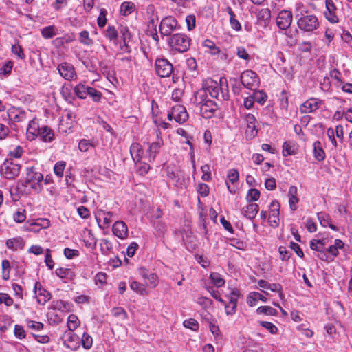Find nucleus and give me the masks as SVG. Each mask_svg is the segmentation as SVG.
<instances>
[{"label":"nucleus","mask_w":352,"mask_h":352,"mask_svg":"<svg viewBox=\"0 0 352 352\" xmlns=\"http://www.w3.org/2000/svg\"><path fill=\"white\" fill-rule=\"evenodd\" d=\"M43 175L34 166H28L25 168V177L23 180H19L18 186H22L35 192H40L42 188Z\"/></svg>","instance_id":"1"},{"label":"nucleus","mask_w":352,"mask_h":352,"mask_svg":"<svg viewBox=\"0 0 352 352\" xmlns=\"http://www.w3.org/2000/svg\"><path fill=\"white\" fill-rule=\"evenodd\" d=\"M195 102L199 107L200 113L206 119L213 117L218 109L217 104L214 101L207 98L206 91L198 92L195 96Z\"/></svg>","instance_id":"2"},{"label":"nucleus","mask_w":352,"mask_h":352,"mask_svg":"<svg viewBox=\"0 0 352 352\" xmlns=\"http://www.w3.org/2000/svg\"><path fill=\"white\" fill-rule=\"evenodd\" d=\"M190 41V38L185 34L177 33L168 38L167 43L171 50L182 53L189 49Z\"/></svg>","instance_id":"3"},{"label":"nucleus","mask_w":352,"mask_h":352,"mask_svg":"<svg viewBox=\"0 0 352 352\" xmlns=\"http://www.w3.org/2000/svg\"><path fill=\"white\" fill-rule=\"evenodd\" d=\"M240 82L244 87L255 90L259 86L260 78L254 71L247 69L241 73Z\"/></svg>","instance_id":"4"},{"label":"nucleus","mask_w":352,"mask_h":352,"mask_svg":"<svg viewBox=\"0 0 352 352\" xmlns=\"http://www.w3.org/2000/svg\"><path fill=\"white\" fill-rule=\"evenodd\" d=\"M298 28L305 32H312L319 26L318 18L313 14H305L301 12V16L298 19Z\"/></svg>","instance_id":"5"},{"label":"nucleus","mask_w":352,"mask_h":352,"mask_svg":"<svg viewBox=\"0 0 352 352\" xmlns=\"http://www.w3.org/2000/svg\"><path fill=\"white\" fill-rule=\"evenodd\" d=\"M180 28L178 22L175 18L171 16L164 17L160 25V34L163 38L164 36L170 37L172 33Z\"/></svg>","instance_id":"6"},{"label":"nucleus","mask_w":352,"mask_h":352,"mask_svg":"<svg viewBox=\"0 0 352 352\" xmlns=\"http://www.w3.org/2000/svg\"><path fill=\"white\" fill-rule=\"evenodd\" d=\"M21 166L11 159H7L1 166V175L8 179H14L19 175Z\"/></svg>","instance_id":"7"},{"label":"nucleus","mask_w":352,"mask_h":352,"mask_svg":"<svg viewBox=\"0 0 352 352\" xmlns=\"http://www.w3.org/2000/svg\"><path fill=\"white\" fill-rule=\"evenodd\" d=\"M155 72L161 78L169 77L173 71L172 63L165 58H157L155 63Z\"/></svg>","instance_id":"8"},{"label":"nucleus","mask_w":352,"mask_h":352,"mask_svg":"<svg viewBox=\"0 0 352 352\" xmlns=\"http://www.w3.org/2000/svg\"><path fill=\"white\" fill-rule=\"evenodd\" d=\"M154 134L156 137V140L152 143H148V148L147 152L148 153L149 161H153L155 159L156 155L160 152V149L163 146L164 142L162 138L160 137L161 131L160 129H155Z\"/></svg>","instance_id":"9"},{"label":"nucleus","mask_w":352,"mask_h":352,"mask_svg":"<svg viewBox=\"0 0 352 352\" xmlns=\"http://www.w3.org/2000/svg\"><path fill=\"white\" fill-rule=\"evenodd\" d=\"M59 74L66 80H74L77 78L74 66L68 63H62L57 67Z\"/></svg>","instance_id":"10"},{"label":"nucleus","mask_w":352,"mask_h":352,"mask_svg":"<svg viewBox=\"0 0 352 352\" xmlns=\"http://www.w3.org/2000/svg\"><path fill=\"white\" fill-rule=\"evenodd\" d=\"M74 331H66L63 335V344L72 350H77L80 345V338L74 333Z\"/></svg>","instance_id":"11"},{"label":"nucleus","mask_w":352,"mask_h":352,"mask_svg":"<svg viewBox=\"0 0 352 352\" xmlns=\"http://www.w3.org/2000/svg\"><path fill=\"white\" fill-rule=\"evenodd\" d=\"M293 14L290 10H281L276 18V25L281 30H287L292 23Z\"/></svg>","instance_id":"12"},{"label":"nucleus","mask_w":352,"mask_h":352,"mask_svg":"<svg viewBox=\"0 0 352 352\" xmlns=\"http://www.w3.org/2000/svg\"><path fill=\"white\" fill-rule=\"evenodd\" d=\"M113 215L112 212L100 209L96 213V219L99 226L104 229L109 228L111 225Z\"/></svg>","instance_id":"13"},{"label":"nucleus","mask_w":352,"mask_h":352,"mask_svg":"<svg viewBox=\"0 0 352 352\" xmlns=\"http://www.w3.org/2000/svg\"><path fill=\"white\" fill-rule=\"evenodd\" d=\"M280 204L278 201H274L270 206L268 221L270 226L276 228L279 224Z\"/></svg>","instance_id":"14"},{"label":"nucleus","mask_w":352,"mask_h":352,"mask_svg":"<svg viewBox=\"0 0 352 352\" xmlns=\"http://www.w3.org/2000/svg\"><path fill=\"white\" fill-rule=\"evenodd\" d=\"M321 100L317 98H311L306 100L300 107V111L302 113H312L320 108Z\"/></svg>","instance_id":"15"},{"label":"nucleus","mask_w":352,"mask_h":352,"mask_svg":"<svg viewBox=\"0 0 352 352\" xmlns=\"http://www.w3.org/2000/svg\"><path fill=\"white\" fill-rule=\"evenodd\" d=\"M172 114L174 116V120L178 123H184L188 118V114L185 107L180 104H175L171 107Z\"/></svg>","instance_id":"16"},{"label":"nucleus","mask_w":352,"mask_h":352,"mask_svg":"<svg viewBox=\"0 0 352 352\" xmlns=\"http://www.w3.org/2000/svg\"><path fill=\"white\" fill-rule=\"evenodd\" d=\"M112 232L115 236L120 239H125L128 236L129 230L126 224L122 221H117L112 226Z\"/></svg>","instance_id":"17"},{"label":"nucleus","mask_w":352,"mask_h":352,"mask_svg":"<svg viewBox=\"0 0 352 352\" xmlns=\"http://www.w3.org/2000/svg\"><path fill=\"white\" fill-rule=\"evenodd\" d=\"M221 90V88L220 85L216 81H212L210 85H208L206 87V91H205L206 93L208 92L211 97L217 98L218 100H220V96H221V98L223 100H228V94H222L221 96H220Z\"/></svg>","instance_id":"18"},{"label":"nucleus","mask_w":352,"mask_h":352,"mask_svg":"<svg viewBox=\"0 0 352 352\" xmlns=\"http://www.w3.org/2000/svg\"><path fill=\"white\" fill-rule=\"evenodd\" d=\"M34 293L37 302L41 305H45L50 300L51 294L44 289L41 288V285L39 283H36L34 286Z\"/></svg>","instance_id":"19"},{"label":"nucleus","mask_w":352,"mask_h":352,"mask_svg":"<svg viewBox=\"0 0 352 352\" xmlns=\"http://www.w3.org/2000/svg\"><path fill=\"white\" fill-rule=\"evenodd\" d=\"M41 125L39 124L36 119L32 120L28 124L26 130V137L28 140H34L38 137Z\"/></svg>","instance_id":"20"},{"label":"nucleus","mask_w":352,"mask_h":352,"mask_svg":"<svg viewBox=\"0 0 352 352\" xmlns=\"http://www.w3.org/2000/svg\"><path fill=\"white\" fill-rule=\"evenodd\" d=\"M7 113L9 119L13 122H20L26 119L25 112L18 108L11 107L8 110Z\"/></svg>","instance_id":"21"},{"label":"nucleus","mask_w":352,"mask_h":352,"mask_svg":"<svg viewBox=\"0 0 352 352\" xmlns=\"http://www.w3.org/2000/svg\"><path fill=\"white\" fill-rule=\"evenodd\" d=\"M259 210L258 205L256 204L251 203L244 206L241 210L242 214L249 219L253 220Z\"/></svg>","instance_id":"22"},{"label":"nucleus","mask_w":352,"mask_h":352,"mask_svg":"<svg viewBox=\"0 0 352 352\" xmlns=\"http://www.w3.org/2000/svg\"><path fill=\"white\" fill-rule=\"evenodd\" d=\"M37 138H39L40 140L44 142H51L54 139V133L49 126L41 125Z\"/></svg>","instance_id":"23"},{"label":"nucleus","mask_w":352,"mask_h":352,"mask_svg":"<svg viewBox=\"0 0 352 352\" xmlns=\"http://www.w3.org/2000/svg\"><path fill=\"white\" fill-rule=\"evenodd\" d=\"M245 120L247 123L246 133L251 137H254L257 134L256 120L254 115L248 113L245 116Z\"/></svg>","instance_id":"24"},{"label":"nucleus","mask_w":352,"mask_h":352,"mask_svg":"<svg viewBox=\"0 0 352 352\" xmlns=\"http://www.w3.org/2000/svg\"><path fill=\"white\" fill-rule=\"evenodd\" d=\"M288 198L289 208L292 211H295L298 208L299 198L298 197V189L295 186H291L288 191Z\"/></svg>","instance_id":"25"},{"label":"nucleus","mask_w":352,"mask_h":352,"mask_svg":"<svg viewBox=\"0 0 352 352\" xmlns=\"http://www.w3.org/2000/svg\"><path fill=\"white\" fill-rule=\"evenodd\" d=\"M327 11L325 12L326 18L331 23L338 21V16L335 14L336 6L332 0H326Z\"/></svg>","instance_id":"26"},{"label":"nucleus","mask_w":352,"mask_h":352,"mask_svg":"<svg viewBox=\"0 0 352 352\" xmlns=\"http://www.w3.org/2000/svg\"><path fill=\"white\" fill-rule=\"evenodd\" d=\"M6 245L8 249L12 250H21L24 247V241L21 237L18 236L8 239L6 242Z\"/></svg>","instance_id":"27"},{"label":"nucleus","mask_w":352,"mask_h":352,"mask_svg":"<svg viewBox=\"0 0 352 352\" xmlns=\"http://www.w3.org/2000/svg\"><path fill=\"white\" fill-rule=\"evenodd\" d=\"M318 219L320 223V225L323 227L329 226L333 230L337 231L338 228L336 226L331 223V219L330 216L323 212H320L317 214Z\"/></svg>","instance_id":"28"},{"label":"nucleus","mask_w":352,"mask_h":352,"mask_svg":"<svg viewBox=\"0 0 352 352\" xmlns=\"http://www.w3.org/2000/svg\"><path fill=\"white\" fill-rule=\"evenodd\" d=\"M298 147L294 141H286L283 145V155L285 157L294 155L296 153Z\"/></svg>","instance_id":"29"},{"label":"nucleus","mask_w":352,"mask_h":352,"mask_svg":"<svg viewBox=\"0 0 352 352\" xmlns=\"http://www.w3.org/2000/svg\"><path fill=\"white\" fill-rule=\"evenodd\" d=\"M258 300L266 302L267 298L257 292H250L247 298V302L251 307L255 306Z\"/></svg>","instance_id":"30"},{"label":"nucleus","mask_w":352,"mask_h":352,"mask_svg":"<svg viewBox=\"0 0 352 352\" xmlns=\"http://www.w3.org/2000/svg\"><path fill=\"white\" fill-rule=\"evenodd\" d=\"M56 276L60 278L72 280L75 276L74 272L70 268L59 267L55 270Z\"/></svg>","instance_id":"31"},{"label":"nucleus","mask_w":352,"mask_h":352,"mask_svg":"<svg viewBox=\"0 0 352 352\" xmlns=\"http://www.w3.org/2000/svg\"><path fill=\"white\" fill-rule=\"evenodd\" d=\"M313 147L315 159L319 162L323 161L325 159V153L322 148V143L320 141H316L314 143Z\"/></svg>","instance_id":"32"},{"label":"nucleus","mask_w":352,"mask_h":352,"mask_svg":"<svg viewBox=\"0 0 352 352\" xmlns=\"http://www.w3.org/2000/svg\"><path fill=\"white\" fill-rule=\"evenodd\" d=\"M135 6L133 2L125 1L120 6V12L123 16L131 14L135 10Z\"/></svg>","instance_id":"33"},{"label":"nucleus","mask_w":352,"mask_h":352,"mask_svg":"<svg viewBox=\"0 0 352 352\" xmlns=\"http://www.w3.org/2000/svg\"><path fill=\"white\" fill-rule=\"evenodd\" d=\"M89 87L85 86L82 83L78 84L74 89L75 94L80 99H85L87 96L88 89Z\"/></svg>","instance_id":"34"},{"label":"nucleus","mask_w":352,"mask_h":352,"mask_svg":"<svg viewBox=\"0 0 352 352\" xmlns=\"http://www.w3.org/2000/svg\"><path fill=\"white\" fill-rule=\"evenodd\" d=\"M57 34V29L54 25H50L41 30V35L46 39L51 38Z\"/></svg>","instance_id":"35"},{"label":"nucleus","mask_w":352,"mask_h":352,"mask_svg":"<svg viewBox=\"0 0 352 352\" xmlns=\"http://www.w3.org/2000/svg\"><path fill=\"white\" fill-rule=\"evenodd\" d=\"M310 248L313 250L324 253L326 251L325 243L319 239H312L310 241Z\"/></svg>","instance_id":"36"},{"label":"nucleus","mask_w":352,"mask_h":352,"mask_svg":"<svg viewBox=\"0 0 352 352\" xmlns=\"http://www.w3.org/2000/svg\"><path fill=\"white\" fill-rule=\"evenodd\" d=\"M2 269V278L3 280H7L10 278V273L12 269L10 261L7 259H4L1 262Z\"/></svg>","instance_id":"37"},{"label":"nucleus","mask_w":352,"mask_h":352,"mask_svg":"<svg viewBox=\"0 0 352 352\" xmlns=\"http://www.w3.org/2000/svg\"><path fill=\"white\" fill-rule=\"evenodd\" d=\"M252 96L254 102H256L260 104H263L267 98V95L263 90H254Z\"/></svg>","instance_id":"38"},{"label":"nucleus","mask_w":352,"mask_h":352,"mask_svg":"<svg viewBox=\"0 0 352 352\" xmlns=\"http://www.w3.org/2000/svg\"><path fill=\"white\" fill-rule=\"evenodd\" d=\"M256 313L258 314H265L267 316H276L277 310L270 306H261L257 308Z\"/></svg>","instance_id":"39"},{"label":"nucleus","mask_w":352,"mask_h":352,"mask_svg":"<svg viewBox=\"0 0 352 352\" xmlns=\"http://www.w3.org/2000/svg\"><path fill=\"white\" fill-rule=\"evenodd\" d=\"M80 324V321L77 316L70 314L67 318V327L69 331H74Z\"/></svg>","instance_id":"40"},{"label":"nucleus","mask_w":352,"mask_h":352,"mask_svg":"<svg viewBox=\"0 0 352 352\" xmlns=\"http://www.w3.org/2000/svg\"><path fill=\"white\" fill-rule=\"evenodd\" d=\"M66 162L64 161H58L54 166V173L59 178L63 177L64 170L65 169Z\"/></svg>","instance_id":"41"},{"label":"nucleus","mask_w":352,"mask_h":352,"mask_svg":"<svg viewBox=\"0 0 352 352\" xmlns=\"http://www.w3.org/2000/svg\"><path fill=\"white\" fill-rule=\"evenodd\" d=\"M210 278L211 279L212 283L215 285L217 287H222L225 284V280L217 272L211 273Z\"/></svg>","instance_id":"42"},{"label":"nucleus","mask_w":352,"mask_h":352,"mask_svg":"<svg viewBox=\"0 0 352 352\" xmlns=\"http://www.w3.org/2000/svg\"><path fill=\"white\" fill-rule=\"evenodd\" d=\"M13 219L16 223H21L26 219V211L25 209H19L13 214Z\"/></svg>","instance_id":"43"},{"label":"nucleus","mask_w":352,"mask_h":352,"mask_svg":"<svg viewBox=\"0 0 352 352\" xmlns=\"http://www.w3.org/2000/svg\"><path fill=\"white\" fill-rule=\"evenodd\" d=\"M130 152L133 159L140 160V155L139 153L142 152V146L138 143H134L131 146Z\"/></svg>","instance_id":"44"},{"label":"nucleus","mask_w":352,"mask_h":352,"mask_svg":"<svg viewBox=\"0 0 352 352\" xmlns=\"http://www.w3.org/2000/svg\"><path fill=\"white\" fill-rule=\"evenodd\" d=\"M100 250L102 253L107 255L112 249V243L106 239H102L100 243Z\"/></svg>","instance_id":"45"},{"label":"nucleus","mask_w":352,"mask_h":352,"mask_svg":"<svg viewBox=\"0 0 352 352\" xmlns=\"http://www.w3.org/2000/svg\"><path fill=\"white\" fill-rule=\"evenodd\" d=\"M79 41L82 44L87 46H90L93 44V41L89 37V33L87 30H83L80 33Z\"/></svg>","instance_id":"46"},{"label":"nucleus","mask_w":352,"mask_h":352,"mask_svg":"<svg viewBox=\"0 0 352 352\" xmlns=\"http://www.w3.org/2000/svg\"><path fill=\"white\" fill-rule=\"evenodd\" d=\"M83 348L85 349H89L93 344V339L91 336L87 333H84L81 340H80Z\"/></svg>","instance_id":"47"},{"label":"nucleus","mask_w":352,"mask_h":352,"mask_svg":"<svg viewBox=\"0 0 352 352\" xmlns=\"http://www.w3.org/2000/svg\"><path fill=\"white\" fill-rule=\"evenodd\" d=\"M118 36V30L113 25H109L105 31V36L110 41H115Z\"/></svg>","instance_id":"48"},{"label":"nucleus","mask_w":352,"mask_h":352,"mask_svg":"<svg viewBox=\"0 0 352 352\" xmlns=\"http://www.w3.org/2000/svg\"><path fill=\"white\" fill-rule=\"evenodd\" d=\"M87 96H89L94 102H100L102 94L100 91L96 90L95 88L89 87L88 89Z\"/></svg>","instance_id":"49"},{"label":"nucleus","mask_w":352,"mask_h":352,"mask_svg":"<svg viewBox=\"0 0 352 352\" xmlns=\"http://www.w3.org/2000/svg\"><path fill=\"white\" fill-rule=\"evenodd\" d=\"M13 63L11 60L6 61L0 68V76H6L11 73Z\"/></svg>","instance_id":"50"},{"label":"nucleus","mask_w":352,"mask_h":352,"mask_svg":"<svg viewBox=\"0 0 352 352\" xmlns=\"http://www.w3.org/2000/svg\"><path fill=\"white\" fill-rule=\"evenodd\" d=\"M130 287L134 292L143 295L146 293V288L144 286L138 281H132L130 284Z\"/></svg>","instance_id":"51"},{"label":"nucleus","mask_w":352,"mask_h":352,"mask_svg":"<svg viewBox=\"0 0 352 352\" xmlns=\"http://www.w3.org/2000/svg\"><path fill=\"white\" fill-rule=\"evenodd\" d=\"M94 144L89 140L82 139L78 143V148L81 152H87L90 147H94Z\"/></svg>","instance_id":"52"},{"label":"nucleus","mask_w":352,"mask_h":352,"mask_svg":"<svg viewBox=\"0 0 352 352\" xmlns=\"http://www.w3.org/2000/svg\"><path fill=\"white\" fill-rule=\"evenodd\" d=\"M204 45L210 49V53L212 55H216L220 53V50L215 44L210 40H206Z\"/></svg>","instance_id":"53"},{"label":"nucleus","mask_w":352,"mask_h":352,"mask_svg":"<svg viewBox=\"0 0 352 352\" xmlns=\"http://www.w3.org/2000/svg\"><path fill=\"white\" fill-rule=\"evenodd\" d=\"M201 170L203 173L201 176L202 180L205 182H209L211 180V172L210 167L208 164L203 165L201 167Z\"/></svg>","instance_id":"54"},{"label":"nucleus","mask_w":352,"mask_h":352,"mask_svg":"<svg viewBox=\"0 0 352 352\" xmlns=\"http://www.w3.org/2000/svg\"><path fill=\"white\" fill-rule=\"evenodd\" d=\"M259 197H260L259 190L256 188H252V189L249 190L246 199L248 201H256L258 200Z\"/></svg>","instance_id":"55"},{"label":"nucleus","mask_w":352,"mask_h":352,"mask_svg":"<svg viewBox=\"0 0 352 352\" xmlns=\"http://www.w3.org/2000/svg\"><path fill=\"white\" fill-rule=\"evenodd\" d=\"M236 55L237 56L243 60H250V56L247 52V50L245 49V47L242 46H239L236 47Z\"/></svg>","instance_id":"56"},{"label":"nucleus","mask_w":352,"mask_h":352,"mask_svg":"<svg viewBox=\"0 0 352 352\" xmlns=\"http://www.w3.org/2000/svg\"><path fill=\"white\" fill-rule=\"evenodd\" d=\"M23 153V149L21 146H16L10 150L9 155L14 158H20Z\"/></svg>","instance_id":"57"},{"label":"nucleus","mask_w":352,"mask_h":352,"mask_svg":"<svg viewBox=\"0 0 352 352\" xmlns=\"http://www.w3.org/2000/svg\"><path fill=\"white\" fill-rule=\"evenodd\" d=\"M227 177L230 182L234 184L239 180V172L236 169H230L228 171Z\"/></svg>","instance_id":"58"},{"label":"nucleus","mask_w":352,"mask_h":352,"mask_svg":"<svg viewBox=\"0 0 352 352\" xmlns=\"http://www.w3.org/2000/svg\"><path fill=\"white\" fill-rule=\"evenodd\" d=\"M11 50L12 54L16 55L19 58L23 59L25 58L23 50L18 43L12 45Z\"/></svg>","instance_id":"59"},{"label":"nucleus","mask_w":352,"mask_h":352,"mask_svg":"<svg viewBox=\"0 0 352 352\" xmlns=\"http://www.w3.org/2000/svg\"><path fill=\"white\" fill-rule=\"evenodd\" d=\"M107 10L104 8L100 10V14L97 19L98 25L100 28H103L107 23Z\"/></svg>","instance_id":"60"},{"label":"nucleus","mask_w":352,"mask_h":352,"mask_svg":"<svg viewBox=\"0 0 352 352\" xmlns=\"http://www.w3.org/2000/svg\"><path fill=\"white\" fill-rule=\"evenodd\" d=\"M112 314L116 317H120L122 320H125L127 318V314L126 311L120 307H114L112 309Z\"/></svg>","instance_id":"61"},{"label":"nucleus","mask_w":352,"mask_h":352,"mask_svg":"<svg viewBox=\"0 0 352 352\" xmlns=\"http://www.w3.org/2000/svg\"><path fill=\"white\" fill-rule=\"evenodd\" d=\"M184 326L186 328L196 331L199 328V323L195 319L190 318L184 321Z\"/></svg>","instance_id":"62"},{"label":"nucleus","mask_w":352,"mask_h":352,"mask_svg":"<svg viewBox=\"0 0 352 352\" xmlns=\"http://www.w3.org/2000/svg\"><path fill=\"white\" fill-rule=\"evenodd\" d=\"M55 307L62 311H68L70 310V303L63 300H58L56 302Z\"/></svg>","instance_id":"63"},{"label":"nucleus","mask_w":352,"mask_h":352,"mask_svg":"<svg viewBox=\"0 0 352 352\" xmlns=\"http://www.w3.org/2000/svg\"><path fill=\"white\" fill-rule=\"evenodd\" d=\"M197 192L202 196L206 197L209 194V187L207 184L200 183L197 188Z\"/></svg>","instance_id":"64"}]
</instances>
